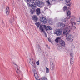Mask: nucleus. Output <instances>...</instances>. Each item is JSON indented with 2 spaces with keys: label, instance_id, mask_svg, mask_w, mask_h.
I'll return each instance as SVG.
<instances>
[{
  "label": "nucleus",
  "instance_id": "obj_1",
  "mask_svg": "<svg viewBox=\"0 0 80 80\" xmlns=\"http://www.w3.org/2000/svg\"><path fill=\"white\" fill-rule=\"evenodd\" d=\"M70 32V30H64L63 35H66V38L67 40H68L70 42H72L73 40V36L70 34H68Z\"/></svg>",
  "mask_w": 80,
  "mask_h": 80
},
{
  "label": "nucleus",
  "instance_id": "obj_2",
  "mask_svg": "<svg viewBox=\"0 0 80 80\" xmlns=\"http://www.w3.org/2000/svg\"><path fill=\"white\" fill-rule=\"evenodd\" d=\"M58 27H60L61 28L60 29H58L56 30H70V29L68 28V27L65 25V24L63 23H59L58 24Z\"/></svg>",
  "mask_w": 80,
  "mask_h": 80
},
{
  "label": "nucleus",
  "instance_id": "obj_3",
  "mask_svg": "<svg viewBox=\"0 0 80 80\" xmlns=\"http://www.w3.org/2000/svg\"><path fill=\"white\" fill-rule=\"evenodd\" d=\"M59 45H57V48L58 50L60 49V47H61L62 48H64L65 47V42L63 40H61L59 41Z\"/></svg>",
  "mask_w": 80,
  "mask_h": 80
},
{
  "label": "nucleus",
  "instance_id": "obj_4",
  "mask_svg": "<svg viewBox=\"0 0 80 80\" xmlns=\"http://www.w3.org/2000/svg\"><path fill=\"white\" fill-rule=\"evenodd\" d=\"M26 2L28 5H29L32 8H37V6L35 5V3L30 1H27Z\"/></svg>",
  "mask_w": 80,
  "mask_h": 80
},
{
  "label": "nucleus",
  "instance_id": "obj_5",
  "mask_svg": "<svg viewBox=\"0 0 80 80\" xmlns=\"http://www.w3.org/2000/svg\"><path fill=\"white\" fill-rule=\"evenodd\" d=\"M75 20V17H72L70 18V23L72 27H75L76 25V23L74 21Z\"/></svg>",
  "mask_w": 80,
  "mask_h": 80
},
{
  "label": "nucleus",
  "instance_id": "obj_6",
  "mask_svg": "<svg viewBox=\"0 0 80 80\" xmlns=\"http://www.w3.org/2000/svg\"><path fill=\"white\" fill-rule=\"evenodd\" d=\"M40 21L42 22L44 24H45L47 23V19L44 17H41L40 18Z\"/></svg>",
  "mask_w": 80,
  "mask_h": 80
},
{
  "label": "nucleus",
  "instance_id": "obj_7",
  "mask_svg": "<svg viewBox=\"0 0 80 80\" xmlns=\"http://www.w3.org/2000/svg\"><path fill=\"white\" fill-rule=\"evenodd\" d=\"M29 63L33 67L35 68V60L33 59V58H31L30 59Z\"/></svg>",
  "mask_w": 80,
  "mask_h": 80
},
{
  "label": "nucleus",
  "instance_id": "obj_8",
  "mask_svg": "<svg viewBox=\"0 0 80 80\" xmlns=\"http://www.w3.org/2000/svg\"><path fill=\"white\" fill-rule=\"evenodd\" d=\"M54 34H56V35H57L58 36H60V35H61L62 34V31H60V30H58L57 31H55Z\"/></svg>",
  "mask_w": 80,
  "mask_h": 80
},
{
  "label": "nucleus",
  "instance_id": "obj_9",
  "mask_svg": "<svg viewBox=\"0 0 80 80\" xmlns=\"http://www.w3.org/2000/svg\"><path fill=\"white\" fill-rule=\"evenodd\" d=\"M37 6L39 7H42L44 5V3L43 2L39 1L37 3Z\"/></svg>",
  "mask_w": 80,
  "mask_h": 80
},
{
  "label": "nucleus",
  "instance_id": "obj_10",
  "mask_svg": "<svg viewBox=\"0 0 80 80\" xmlns=\"http://www.w3.org/2000/svg\"><path fill=\"white\" fill-rule=\"evenodd\" d=\"M59 2L61 1H63V0H58ZM66 1V4L68 6H70L71 4H70V0H65Z\"/></svg>",
  "mask_w": 80,
  "mask_h": 80
},
{
  "label": "nucleus",
  "instance_id": "obj_11",
  "mask_svg": "<svg viewBox=\"0 0 80 80\" xmlns=\"http://www.w3.org/2000/svg\"><path fill=\"white\" fill-rule=\"evenodd\" d=\"M36 12L37 15L38 16L40 15V13L41 12H40V9L39 8H38L36 10Z\"/></svg>",
  "mask_w": 80,
  "mask_h": 80
},
{
  "label": "nucleus",
  "instance_id": "obj_12",
  "mask_svg": "<svg viewBox=\"0 0 80 80\" xmlns=\"http://www.w3.org/2000/svg\"><path fill=\"white\" fill-rule=\"evenodd\" d=\"M45 25H41L40 26L39 29L40 30H44L45 29Z\"/></svg>",
  "mask_w": 80,
  "mask_h": 80
},
{
  "label": "nucleus",
  "instance_id": "obj_13",
  "mask_svg": "<svg viewBox=\"0 0 80 80\" xmlns=\"http://www.w3.org/2000/svg\"><path fill=\"white\" fill-rule=\"evenodd\" d=\"M32 19L33 20L35 21V22H37L38 21V18L36 15H34L32 17Z\"/></svg>",
  "mask_w": 80,
  "mask_h": 80
},
{
  "label": "nucleus",
  "instance_id": "obj_14",
  "mask_svg": "<svg viewBox=\"0 0 80 80\" xmlns=\"http://www.w3.org/2000/svg\"><path fill=\"white\" fill-rule=\"evenodd\" d=\"M34 75L35 78H36V80H39V79H40L39 78V77H38V74H37V73H36V72L34 73Z\"/></svg>",
  "mask_w": 80,
  "mask_h": 80
},
{
  "label": "nucleus",
  "instance_id": "obj_15",
  "mask_svg": "<svg viewBox=\"0 0 80 80\" xmlns=\"http://www.w3.org/2000/svg\"><path fill=\"white\" fill-rule=\"evenodd\" d=\"M50 68L51 70H53L55 69V65H54L53 63L51 64Z\"/></svg>",
  "mask_w": 80,
  "mask_h": 80
},
{
  "label": "nucleus",
  "instance_id": "obj_16",
  "mask_svg": "<svg viewBox=\"0 0 80 80\" xmlns=\"http://www.w3.org/2000/svg\"><path fill=\"white\" fill-rule=\"evenodd\" d=\"M76 21L78 25H80V18L78 17L76 19Z\"/></svg>",
  "mask_w": 80,
  "mask_h": 80
},
{
  "label": "nucleus",
  "instance_id": "obj_17",
  "mask_svg": "<svg viewBox=\"0 0 80 80\" xmlns=\"http://www.w3.org/2000/svg\"><path fill=\"white\" fill-rule=\"evenodd\" d=\"M61 39H60V37H58L55 40V41L57 43H58V42L60 43V41H61Z\"/></svg>",
  "mask_w": 80,
  "mask_h": 80
},
{
  "label": "nucleus",
  "instance_id": "obj_18",
  "mask_svg": "<svg viewBox=\"0 0 80 80\" xmlns=\"http://www.w3.org/2000/svg\"><path fill=\"white\" fill-rule=\"evenodd\" d=\"M45 29L46 30H52V28H51V27H50V26L46 27V26H45Z\"/></svg>",
  "mask_w": 80,
  "mask_h": 80
},
{
  "label": "nucleus",
  "instance_id": "obj_19",
  "mask_svg": "<svg viewBox=\"0 0 80 80\" xmlns=\"http://www.w3.org/2000/svg\"><path fill=\"white\" fill-rule=\"evenodd\" d=\"M16 73H18V74H20V73H21V72L20 71V70H19V69H18V68H16Z\"/></svg>",
  "mask_w": 80,
  "mask_h": 80
},
{
  "label": "nucleus",
  "instance_id": "obj_20",
  "mask_svg": "<svg viewBox=\"0 0 80 80\" xmlns=\"http://www.w3.org/2000/svg\"><path fill=\"white\" fill-rule=\"evenodd\" d=\"M35 8H32V9H31L30 12L31 14L32 15L33 14V13H34V12H35Z\"/></svg>",
  "mask_w": 80,
  "mask_h": 80
},
{
  "label": "nucleus",
  "instance_id": "obj_21",
  "mask_svg": "<svg viewBox=\"0 0 80 80\" xmlns=\"http://www.w3.org/2000/svg\"><path fill=\"white\" fill-rule=\"evenodd\" d=\"M9 12H10V10L9 9V7H7L6 9V12L7 15H8L9 14Z\"/></svg>",
  "mask_w": 80,
  "mask_h": 80
},
{
  "label": "nucleus",
  "instance_id": "obj_22",
  "mask_svg": "<svg viewBox=\"0 0 80 80\" xmlns=\"http://www.w3.org/2000/svg\"><path fill=\"white\" fill-rule=\"evenodd\" d=\"M41 32L42 33H43L44 35H45V37L46 38L47 37V34H46V33L45 32L44 30H41Z\"/></svg>",
  "mask_w": 80,
  "mask_h": 80
},
{
  "label": "nucleus",
  "instance_id": "obj_23",
  "mask_svg": "<svg viewBox=\"0 0 80 80\" xmlns=\"http://www.w3.org/2000/svg\"><path fill=\"white\" fill-rule=\"evenodd\" d=\"M67 15L68 17L70 18V15H71V14L70 13V11H68L67 12Z\"/></svg>",
  "mask_w": 80,
  "mask_h": 80
},
{
  "label": "nucleus",
  "instance_id": "obj_24",
  "mask_svg": "<svg viewBox=\"0 0 80 80\" xmlns=\"http://www.w3.org/2000/svg\"><path fill=\"white\" fill-rule=\"evenodd\" d=\"M35 24L38 28V27H39V26L40 25V23L39 22H37Z\"/></svg>",
  "mask_w": 80,
  "mask_h": 80
},
{
  "label": "nucleus",
  "instance_id": "obj_25",
  "mask_svg": "<svg viewBox=\"0 0 80 80\" xmlns=\"http://www.w3.org/2000/svg\"><path fill=\"white\" fill-rule=\"evenodd\" d=\"M73 58H70V64L71 65H72V64H73Z\"/></svg>",
  "mask_w": 80,
  "mask_h": 80
},
{
  "label": "nucleus",
  "instance_id": "obj_26",
  "mask_svg": "<svg viewBox=\"0 0 80 80\" xmlns=\"http://www.w3.org/2000/svg\"><path fill=\"white\" fill-rule=\"evenodd\" d=\"M46 73H48L49 72V69L48 68V67H46Z\"/></svg>",
  "mask_w": 80,
  "mask_h": 80
},
{
  "label": "nucleus",
  "instance_id": "obj_27",
  "mask_svg": "<svg viewBox=\"0 0 80 80\" xmlns=\"http://www.w3.org/2000/svg\"><path fill=\"white\" fill-rule=\"evenodd\" d=\"M70 56L71 57L70 58H73V53H71Z\"/></svg>",
  "mask_w": 80,
  "mask_h": 80
},
{
  "label": "nucleus",
  "instance_id": "obj_28",
  "mask_svg": "<svg viewBox=\"0 0 80 80\" xmlns=\"http://www.w3.org/2000/svg\"><path fill=\"white\" fill-rule=\"evenodd\" d=\"M37 49L38 50H40L41 51V49H40V46L39 45H38L37 46Z\"/></svg>",
  "mask_w": 80,
  "mask_h": 80
},
{
  "label": "nucleus",
  "instance_id": "obj_29",
  "mask_svg": "<svg viewBox=\"0 0 80 80\" xmlns=\"http://www.w3.org/2000/svg\"><path fill=\"white\" fill-rule=\"evenodd\" d=\"M13 18H11V19L9 20V23H12L13 21Z\"/></svg>",
  "mask_w": 80,
  "mask_h": 80
},
{
  "label": "nucleus",
  "instance_id": "obj_30",
  "mask_svg": "<svg viewBox=\"0 0 80 80\" xmlns=\"http://www.w3.org/2000/svg\"><path fill=\"white\" fill-rule=\"evenodd\" d=\"M67 8V7L66 6H64L63 8V10L64 11H65V10H66Z\"/></svg>",
  "mask_w": 80,
  "mask_h": 80
},
{
  "label": "nucleus",
  "instance_id": "obj_31",
  "mask_svg": "<svg viewBox=\"0 0 80 80\" xmlns=\"http://www.w3.org/2000/svg\"><path fill=\"white\" fill-rule=\"evenodd\" d=\"M61 21L63 22H66V18H63L62 20Z\"/></svg>",
  "mask_w": 80,
  "mask_h": 80
},
{
  "label": "nucleus",
  "instance_id": "obj_32",
  "mask_svg": "<svg viewBox=\"0 0 80 80\" xmlns=\"http://www.w3.org/2000/svg\"><path fill=\"white\" fill-rule=\"evenodd\" d=\"M75 48V46L73 44L71 45V49H74Z\"/></svg>",
  "mask_w": 80,
  "mask_h": 80
},
{
  "label": "nucleus",
  "instance_id": "obj_33",
  "mask_svg": "<svg viewBox=\"0 0 80 80\" xmlns=\"http://www.w3.org/2000/svg\"><path fill=\"white\" fill-rule=\"evenodd\" d=\"M47 3H48L49 5H50V1L48 0L46 1Z\"/></svg>",
  "mask_w": 80,
  "mask_h": 80
},
{
  "label": "nucleus",
  "instance_id": "obj_34",
  "mask_svg": "<svg viewBox=\"0 0 80 80\" xmlns=\"http://www.w3.org/2000/svg\"><path fill=\"white\" fill-rule=\"evenodd\" d=\"M31 2H34V3H36V0H30Z\"/></svg>",
  "mask_w": 80,
  "mask_h": 80
},
{
  "label": "nucleus",
  "instance_id": "obj_35",
  "mask_svg": "<svg viewBox=\"0 0 80 80\" xmlns=\"http://www.w3.org/2000/svg\"><path fill=\"white\" fill-rule=\"evenodd\" d=\"M48 40L49 42H52V41L51 40V39L50 38H48Z\"/></svg>",
  "mask_w": 80,
  "mask_h": 80
},
{
  "label": "nucleus",
  "instance_id": "obj_36",
  "mask_svg": "<svg viewBox=\"0 0 80 80\" xmlns=\"http://www.w3.org/2000/svg\"><path fill=\"white\" fill-rule=\"evenodd\" d=\"M32 71L34 73H35V72H36V70H35V69L33 68L32 69Z\"/></svg>",
  "mask_w": 80,
  "mask_h": 80
},
{
  "label": "nucleus",
  "instance_id": "obj_37",
  "mask_svg": "<svg viewBox=\"0 0 80 80\" xmlns=\"http://www.w3.org/2000/svg\"><path fill=\"white\" fill-rule=\"evenodd\" d=\"M36 63L38 65H39V60H38V61H37Z\"/></svg>",
  "mask_w": 80,
  "mask_h": 80
},
{
  "label": "nucleus",
  "instance_id": "obj_38",
  "mask_svg": "<svg viewBox=\"0 0 80 80\" xmlns=\"http://www.w3.org/2000/svg\"><path fill=\"white\" fill-rule=\"evenodd\" d=\"M26 2H28V1H30V0H24Z\"/></svg>",
  "mask_w": 80,
  "mask_h": 80
},
{
  "label": "nucleus",
  "instance_id": "obj_39",
  "mask_svg": "<svg viewBox=\"0 0 80 80\" xmlns=\"http://www.w3.org/2000/svg\"><path fill=\"white\" fill-rule=\"evenodd\" d=\"M46 47L48 48H50V47H48V45H46Z\"/></svg>",
  "mask_w": 80,
  "mask_h": 80
},
{
  "label": "nucleus",
  "instance_id": "obj_40",
  "mask_svg": "<svg viewBox=\"0 0 80 80\" xmlns=\"http://www.w3.org/2000/svg\"><path fill=\"white\" fill-rule=\"evenodd\" d=\"M68 9H70V7H69L68 8Z\"/></svg>",
  "mask_w": 80,
  "mask_h": 80
},
{
  "label": "nucleus",
  "instance_id": "obj_41",
  "mask_svg": "<svg viewBox=\"0 0 80 80\" xmlns=\"http://www.w3.org/2000/svg\"><path fill=\"white\" fill-rule=\"evenodd\" d=\"M44 9H47V7H44Z\"/></svg>",
  "mask_w": 80,
  "mask_h": 80
},
{
  "label": "nucleus",
  "instance_id": "obj_42",
  "mask_svg": "<svg viewBox=\"0 0 80 80\" xmlns=\"http://www.w3.org/2000/svg\"><path fill=\"white\" fill-rule=\"evenodd\" d=\"M16 66H17V67H18V66L17 64H16Z\"/></svg>",
  "mask_w": 80,
  "mask_h": 80
},
{
  "label": "nucleus",
  "instance_id": "obj_43",
  "mask_svg": "<svg viewBox=\"0 0 80 80\" xmlns=\"http://www.w3.org/2000/svg\"><path fill=\"white\" fill-rule=\"evenodd\" d=\"M52 1H53V0H54V1H55V0H52Z\"/></svg>",
  "mask_w": 80,
  "mask_h": 80
},
{
  "label": "nucleus",
  "instance_id": "obj_44",
  "mask_svg": "<svg viewBox=\"0 0 80 80\" xmlns=\"http://www.w3.org/2000/svg\"><path fill=\"white\" fill-rule=\"evenodd\" d=\"M47 32V30H46Z\"/></svg>",
  "mask_w": 80,
  "mask_h": 80
}]
</instances>
